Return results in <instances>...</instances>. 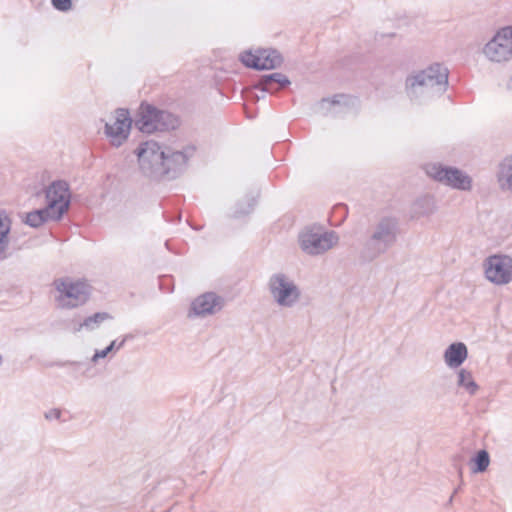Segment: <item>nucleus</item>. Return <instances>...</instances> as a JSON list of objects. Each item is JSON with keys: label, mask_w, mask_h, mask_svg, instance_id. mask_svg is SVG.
<instances>
[{"label": "nucleus", "mask_w": 512, "mask_h": 512, "mask_svg": "<svg viewBox=\"0 0 512 512\" xmlns=\"http://www.w3.org/2000/svg\"><path fill=\"white\" fill-rule=\"evenodd\" d=\"M196 152L194 145L182 150L161 146L148 140L139 144L135 150L142 174L153 181H171L180 177L187 169L188 161Z\"/></svg>", "instance_id": "f257e3e1"}, {"label": "nucleus", "mask_w": 512, "mask_h": 512, "mask_svg": "<svg viewBox=\"0 0 512 512\" xmlns=\"http://www.w3.org/2000/svg\"><path fill=\"white\" fill-rule=\"evenodd\" d=\"M398 232L399 222L395 217H382L360 251V260L367 263L384 254L396 243Z\"/></svg>", "instance_id": "f03ea898"}, {"label": "nucleus", "mask_w": 512, "mask_h": 512, "mask_svg": "<svg viewBox=\"0 0 512 512\" xmlns=\"http://www.w3.org/2000/svg\"><path fill=\"white\" fill-rule=\"evenodd\" d=\"M135 127L142 133L176 129L180 122L173 113L159 109L146 101L141 102L133 119Z\"/></svg>", "instance_id": "7ed1b4c3"}, {"label": "nucleus", "mask_w": 512, "mask_h": 512, "mask_svg": "<svg viewBox=\"0 0 512 512\" xmlns=\"http://www.w3.org/2000/svg\"><path fill=\"white\" fill-rule=\"evenodd\" d=\"M448 69L439 63H434L424 70L407 76L405 92L411 100H416L427 88L448 85Z\"/></svg>", "instance_id": "20e7f679"}, {"label": "nucleus", "mask_w": 512, "mask_h": 512, "mask_svg": "<svg viewBox=\"0 0 512 512\" xmlns=\"http://www.w3.org/2000/svg\"><path fill=\"white\" fill-rule=\"evenodd\" d=\"M268 290L274 301L282 307H292L301 296L298 286L284 273H276L270 277Z\"/></svg>", "instance_id": "39448f33"}, {"label": "nucleus", "mask_w": 512, "mask_h": 512, "mask_svg": "<svg viewBox=\"0 0 512 512\" xmlns=\"http://www.w3.org/2000/svg\"><path fill=\"white\" fill-rule=\"evenodd\" d=\"M54 284L57 291L60 292L57 301L61 308H76L89 300L90 286L84 282H71L58 279L55 280Z\"/></svg>", "instance_id": "423d86ee"}, {"label": "nucleus", "mask_w": 512, "mask_h": 512, "mask_svg": "<svg viewBox=\"0 0 512 512\" xmlns=\"http://www.w3.org/2000/svg\"><path fill=\"white\" fill-rule=\"evenodd\" d=\"M46 207L54 214V221L62 219L69 210L71 194L69 184L65 180H55L45 189Z\"/></svg>", "instance_id": "0eeeda50"}, {"label": "nucleus", "mask_w": 512, "mask_h": 512, "mask_svg": "<svg viewBox=\"0 0 512 512\" xmlns=\"http://www.w3.org/2000/svg\"><path fill=\"white\" fill-rule=\"evenodd\" d=\"M427 174L454 189L469 191L472 187L471 177L456 167L432 164L428 166Z\"/></svg>", "instance_id": "6e6552de"}, {"label": "nucleus", "mask_w": 512, "mask_h": 512, "mask_svg": "<svg viewBox=\"0 0 512 512\" xmlns=\"http://www.w3.org/2000/svg\"><path fill=\"white\" fill-rule=\"evenodd\" d=\"M240 61L247 68L254 70L276 69L283 63V56L276 49H258L255 53L251 50L244 51L240 55Z\"/></svg>", "instance_id": "1a4fd4ad"}, {"label": "nucleus", "mask_w": 512, "mask_h": 512, "mask_svg": "<svg viewBox=\"0 0 512 512\" xmlns=\"http://www.w3.org/2000/svg\"><path fill=\"white\" fill-rule=\"evenodd\" d=\"M486 278L496 284L504 285L512 281V257L503 254L489 256L484 261Z\"/></svg>", "instance_id": "9d476101"}, {"label": "nucleus", "mask_w": 512, "mask_h": 512, "mask_svg": "<svg viewBox=\"0 0 512 512\" xmlns=\"http://www.w3.org/2000/svg\"><path fill=\"white\" fill-rule=\"evenodd\" d=\"M484 54L492 61L502 62L512 58V26L500 29L485 45Z\"/></svg>", "instance_id": "9b49d317"}, {"label": "nucleus", "mask_w": 512, "mask_h": 512, "mask_svg": "<svg viewBox=\"0 0 512 512\" xmlns=\"http://www.w3.org/2000/svg\"><path fill=\"white\" fill-rule=\"evenodd\" d=\"M338 237L335 232H314L307 230L300 234L299 242L301 249L310 255H319L330 248L337 242Z\"/></svg>", "instance_id": "f8f14e48"}, {"label": "nucleus", "mask_w": 512, "mask_h": 512, "mask_svg": "<svg viewBox=\"0 0 512 512\" xmlns=\"http://www.w3.org/2000/svg\"><path fill=\"white\" fill-rule=\"evenodd\" d=\"M133 118L126 108H117L115 110V121L113 124H105V134L111 138V144L115 147L121 146L129 137L133 124Z\"/></svg>", "instance_id": "ddd939ff"}, {"label": "nucleus", "mask_w": 512, "mask_h": 512, "mask_svg": "<svg viewBox=\"0 0 512 512\" xmlns=\"http://www.w3.org/2000/svg\"><path fill=\"white\" fill-rule=\"evenodd\" d=\"M224 304L223 297L214 292H206L194 299L191 303V311L197 316L211 315L220 311Z\"/></svg>", "instance_id": "4468645a"}, {"label": "nucleus", "mask_w": 512, "mask_h": 512, "mask_svg": "<svg viewBox=\"0 0 512 512\" xmlns=\"http://www.w3.org/2000/svg\"><path fill=\"white\" fill-rule=\"evenodd\" d=\"M291 84L289 78L280 73L274 72L271 74L262 75L253 85V88L268 92L271 94L277 93L279 90L288 87Z\"/></svg>", "instance_id": "2eb2a0df"}, {"label": "nucleus", "mask_w": 512, "mask_h": 512, "mask_svg": "<svg viewBox=\"0 0 512 512\" xmlns=\"http://www.w3.org/2000/svg\"><path fill=\"white\" fill-rule=\"evenodd\" d=\"M468 350L464 343L454 342L444 352V360L450 368H458L466 360Z\"/></svg>", "instance_id": "dca6fc26"}, {"label": "nucleus", "mask_w": 512, "mask_h": 512, "mask_svg": "<svg viewBox=\"0 0 512 512\" xmlns=\"http://www.w3.org/2000/svg\"><path fill=\"white\" fill-rule=\"evenodd\" d=\"M435 200L432 196L426 195L415 200L412 206L413 217L428 216L434 213Z\"/></svg>", "instance_id": "f3484780"}, {"label": "nucleus", "mask_w": 512, "mask_h": 512, "mask_svg": "<svg viewBox=\"0 0 512 512\" xmlns=\"http://www.w3.org/2000/svg\"><path fill=\"white\" fill-rule=\"evenodd\" d=\"M497 177L502 189L512 191V155L505 157L501 161Z\"/></svg>", "instance_id": "a211bd4d"}, {"label": "nucleus", "mask_w": 512, "mask_h": 512, "mask_svg": "<svg viewBox=\"0 0 512 512\" xmlns=\"http://www.w3.org/2000/svg\"><path fill=\"white\" fill-rule=\"evenodd\" d=\"M48 220H54V214L45 206L44 208L27 213L25 223L31 227L37 228Z\"/></svg>", "instance_id": "6ab92c4d"}, {"label": "nucleus", "mask_w": 512, "mask_h": 512, "mask_svg": "<svg viewBox=\"0 0 512 512\" xmlns=\"http://www.w3.org/2000/svg\"><path fill=\"white\" fill-rule=\"evenodd\" d=\"M490 464V455L487 450L481 449L470 459L471 471L474 474L483 473Z\"/></svg>", "instance_id": "aec40b11"}, {"label": "nucleus", "mask_w": 512, "mask_h": 512, "mask_svg": "<svg viewBox=\"0 0 512 512\" xmlns=\"http://www.w3.org/2000/svg\"><path fill=\"white\" fill-rule=\"evenodd\" d=\"M256 204V197L247 195L243 200L237 202L232 217L238 219L250 214L254 210Z\"/></svg>", "instance_id": "412c9836"}, {"label": "nucleus", "mask_w": 512, "mask_h": 512, "mask_svg": "<svg viewBox=\"0 0 512 512\" xmlns=\"http://www.w3.org/2000/svg\"><path fill=\"white\" fill-rule=\"evenodd\" d=\"M457 385L467 390L470 395H475L479 389L474 381L472 373L466 369H460L458 372Z\"/></svg>", "instance_id": "4be33fe9"}, {"label": "nucleus", "mask_w": 512, "mask_h": 512, "mask_svg": "<svg viewBox=\"0 0 512 512\" xmlns=\"http://www.w3.org/2000/svg\"><path fill=\"white\" fill-rule=\"evenodd\" d=\"M10 220L0 215V259L7 258L6 250L9 244Z\"/></svg>", "instance_id": "5701e85b"}, {"label": "nucleus", "mask_w": 512, "mask_h": 512, "mask_svg": "<svg viewBox=\"0 0 512 512\" xmlns=\"http://www.w3.org/2000/svg\"><path fill=\"white\" fill-rule=\"evenodd\" d=\"M112 319V316L107 312H97L91 316H88L84 319V321L79 325L76 331H80L81 328H86L88 330H94L97 328L103 321Z\"/></svg>", "instance_id": "b1692460"}, {"label": "nucleus", "mask_w": 512, "mask_h": 512, "mask_svg": "<svg viewBox=\"0 0 512 512\" xmlns=\"http://www.w3.org/2000/svg\"><path fill=\"white\" fill-rule=\"evenodd\" d=\"M466 458L463 454H456L452 457V465L457 470L460 479L462 480L463 475V463Z\"/></svg>", "instance_id": "393cba45"}, {"label": "nucleus", "mask_w": 512, "mask_h": 512, "mask_svg": "<svg viewBox=\"0 0 512 512\" xmlns=\"http://www.w3.org/2000/svg\"><path fill=\"white\" fill-rule=\"evenodd\" d=\"M53 7L61 12H66L72 8V0H51Z\"/></svg>", "instance_id": "a878e982"}, {"label": "nucleus", "mask_w": 512, "mask_h": 512, "mask_svg": "<svg viewBox=\"0 0 512 512\" xmlns=\"http://www.w3.org/2000/svg\"><path fill=\"white\" fill-rule=\"evenodd\" d=\"M116 340H113L105 349L96 351L92 361L96 362L99 358H105L113 349H115Z\"/></svg>", "instance_id": "bb28decb"}, {"label": "nucleus", "mask_w": 512, "mask_h": 512, "mask_svg": "<svg viewBox=\"0 0 512 512\" xmlns=\"http://www.w3.org/2000/svg\"><path fill=\"white\" fill-rule=\"evenodd\" d=\"M44 416L47 420L59 419L61 416V410L57 408L50 409L49 411L45 412Z\"/></svg>", "instance_id": "cd10ccee"}, {"label": "nucleus", "mask_w": 512, "mask_h": 512, "mask_svg": "<svg viewBox=\"0 0 512 512\" xmlns=\"http://www.w3.org/2000/svg\"><path fill=\"white\" fill-rule=\"evenodd\" d=\"M334 210H335V211L342 210V211H343V213H344V217H345V216L347 215V213H348L347 205L342 204V203H341V204L336 205V206L334 207Z\"/></svg>", "instance_id": "c85d7f7f"}, {"label": "nucleus", "mask_w": 512, "mask_h": 512, "mask_svg": "<svg viewBox=\"0 0 512 512\" xmlns=\"http://www.w3.org/2000/svg\"><path fill=\"white\" fill-rule=\"evenodd\" d=\"M125 342H126L125 339H122L120 342H118V344L116 343L115 348L116 349L122 348L124 346Z\"/></svg>", "instance_id": "c756f323"}, {"label": "nucleus", "mask_w": 512, "mask_h": 512, "mask_svg": "<svg viewBox=\"0 0 512 512\" xmlns=\"http://www.w3.org/2000/svg\"><path fill=\"white\" fill-rule=\"evenodd\" d=\"M337 95H335L332 99H331V104L332 105H336V104H339L340 101L337 99Z\"/></svg>", "instance_id": "7c9ffc66"}, {"label": "nucleus", "mask_w": 512, "mask_h": 512, "mask_svg": "<svg viewBox=\"0 0 512 512\" xmlns=\"http://www.w3.org/2000/svg\"><path fill=\"white\" fill-rule=\"evenodd\" d=\"M132 338H133L132 334H126L123 339H125V341H127V340L132 339Z\"/></svg>", "instance_id": "2f4dec72"}, {"label": "nucleus", "mask_w": 512, "mask_h": 512, "mask_svg": "<svg viewBox=\"0 0 512 512\" xmlns=\"http://www.w3.org/2000/svg\"><path fill=\"white\" fill-rule=\"evenodd\" d=\"M459 489H460V486L454 490V492H453L452 496H451V497H450V499H449V502H451V501H452L454 494H456V493L459 491Z\"/></svg>", "instance_id": "473e14b6"}, {"label": "nucleus", "mask_w": 512, "mask_h": 512, "mask_svg": "<svg viewBox=\"0 0 512 512\" xmlns=\"http://www.w3.org/2000/svg\"><path fill=\"white\" fill-rule=\"evenodd\" d=\"M65 364L73 365V364H77V363L76 362H66Z\"/></svg>", "instance_id": "72a5a7b5"}]
</instances>
